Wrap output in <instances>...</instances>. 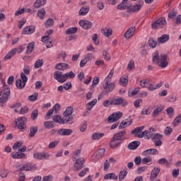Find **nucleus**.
<instances>
[{
  "label": "nucleus",
  "instance_id": "15",
  "mask_svg": "<svg viewBox=\"0 0 181 181\" xmlns=\"http://www.w3.org/2000/svg\"><path fill=\"white\" fill-rule=\"evenodd\" d=\"M142 8V5L141 4H136L133 6H129L127 7V12H139Z\"/></svg>",
  "mask_w": 181,
  "mask_h": 181
},
{
  "label": "nucleus",
  "instance_id": "58",
  "mask_svg": "<svg viewBox=\"0 0 181 181\" xmlns=\"http://www.w3.org/2000/svg\"><path fill=\"white\" fill-rule=\"evenodd\" d=\"M87 172H90V169H88V168H84L83 170H82L79 173H78V176L80 177H83V176H86V173H87Z\"/></svg>",
  "mask_w": 181,
  "mask_h": 181
},
{
  "label": "nucleus",
  "instance_id": "41",
  "mask_svg": "<svg viewBox=\"0 0 181 181\" xmlns=\"http://www.w3.org/2000/svg\"><path fill=\"white\" fill-rule=\"evenodd\" d=\"M181 122V114H180L178 116H177L175 119L173 120L172 124L173 127H177L179 124Z\"/></svg>",
  "mask_w": 181,
  "mask_h": 181
},
{
  "label": "nucleus",
  "instance_id": "3",
  "mask_svg": "<svg viewBox=\"0 0 181 181\" xmlns=\"http://www.w3.org/2000/svg\"><path fill=\"white\" fill-rule=\"evenodd\" d=\"M11 96V88L9 87H4L0 90V103L5 104L9 100Z\"/></svg>",
  "mask_w": 181,
  "mask_h": 181
},
{
  "label": "nucleus",
  "instance_id": "17",
  "mask_svg": "<svg viewBox=\"0 0 181 181\" xmlns=\"http://www.w3.org/2000/svg\"><path fill=\"white\" fill-rule=\"evenodd\" d=\"M135 30H136L135 27H131L125 32L124 35V37H125V39H131L134 36V33H135Z\"/></svg>",
  "mask_w": 181,
  "mask_h": 181
},
{
  "label": "nucleus",
  "instance_id": "12",
  "mask_svg": "<svg viewBox=\"0 0 181 181\" xmlns=\"http://www.w3.org/2000/svg\"><path fill=\"white\" fill-rule=\"evenodd\" d=\"M33 157L35 159H37V160H43L49 158V153L46 152H38L34 153Z\"/></svg>",
  "mask_w": 181,
  "mask_h": 181
},
{
  "label": "nucleus",
  "instance_id": "9",
  "mask_svg": "<svg viewBox=\"0 0 181 181\" xmlns=\"http://www.w3.org/2000/svg\"><path fill=\"white\" fill-rule=\"evenodd\" d=\"M121 118H122V112H115V113L110 115L107 117V122H109V124H111L112 122H115L118 121V119H119Z\"/></svg>",
  "mask_w": 181,
  "mask_h": 181
},
{
  "label": "nucleus",
  "instance_id": "29",
  "mask_svg": "<svg viewBox=\"0 0 181 181\" xmlns=\"http://www.w3.org/2000/svg\"><path fill=\"white\" fill-rule=\"evenodd\" d=\"M88 12H90V6H86L81 8L78 13L80 16H85Z\"/></svg>",
  "mask_w": 181,
  "mask_h": 181
},
{
  "label": "nucleus",
  "instance_id": "39",
  "mask_svg": "<svg viewBox=\"0 0 181 181\" xmlns=\"http://www.w3.org/2000/svg\"><path fill=\"white\" fill-rule=\"evenodd\" d=\"M169 40V35L164 34L158 39L160 43H166Z\"/></svg>",
  "mask_w": 181,
  "mask_h": 181
},
{
  "label": "nucleus",
  "instance_id": "7",
  "mask_svg": "<svg viewBox=\"0 0 181 181\" xmlns=\"http://www.w3.org/2000/svg\"><path fill=\"white\" fill-rule=\"evenodd\" d=\"M164 26H166V19L164 17L158 18L151 24L153 29H160Z\"/></svg>",
  "mask_w": 181,
  "mask_h": 181
},
{
  "label": "nucleus",
  "instance_id": "23",
  "mask_svg": "<svg viewBox=\"0 0 181 181\" xmlns=\"http://www.w3.org/2000/svg\"><path fill=\"white\" fill-rule=\"evenodd\" d=\"M124 98H115L110 100V105H121V104H124Z\"/></svg>",
  "mask_w": 181,
  "mask_h": 181
},
{
  "label": "nucleus",
  "instance_id": "54",
  "mask_svg": "<svg viewBox=\"0 0 181 181\" xmlns=\"http://www.w3.org/2000/svg\"><path fill=\"white\" fill-rule=\"evenodd\" d=\"M134 69H135V62H134V60H130L127 66V69L129 71H131V70H134Z\"/></svg>",
  "mask_w": 181,
  "mask_h": 181
},
{
  "label": "nucleus",
  "instance_id": "48",
  "mask_svg": "<svg viewBox=\"0 0 181 181\" xmlns=\"http://www.w3.org/2000/svg\"><path fill=\"white\" fill-rule=\"evenodd\" d=\"M105 155V148H100L98 151H96V156L98 158H103Z\"/></svg>",
  "mask_w": 181,
  "mask_h": 181
},
{
  "label": "nucleus",
  "instance_id": "31",
  "mask_svg": "<svg viewBox=\"0 0 181 181\" xmlns=\"http://www.w3.org/2000/svg\"><path fill=\"white\" fill-rule=\"evenodd\" d=\"M16 48L11 49L4 57V60H11L15 54H16Z\"/></svg>",
  "mask_w": 181,
  "mask_h": 181
},
{
  "label": "nucleus",
  "instance_id": "62",
  "mask_svg": "<svg viewBox=\"0 0 181 181\" xmlns=\"http://www.w3.org/2000/svg\"><path fill=\"white\" fill-rule=\"evenodd\" d=\"M173 131V129H172V128L170 127H167L164 131V133L165 135H170V134H172Z\"/></svg>",
  "mask_w": 181,
  "mask_h": 181
},
{
  "label": "nucleus",
  "instance_id": "61",
  "mask_svg": "<svg viewBox=\"0 0 181 181\" xmlns=\"http://www.w3.org/2000/svg\"><path fill=\"white\" fill-rule=\"evenodd\" d=\"M37 93H35L34 95H31L28 97L30 101H36L37 100Z\"/></svg>",
  "mask_w": 181,
  "mask_h": 181
},
{
  "label": "nucleus",
  "instance_id": "36",
  "mask_svg": "<svg viewBox=\"0 0 181 181\" xmlns=\"http://www.w3.org/2000/svg\"><path fill=\"white\" fill-rule=\"evenodd\" d=\"M77 30H78V28L77 27H72V28H68L65 31V33L66 35H73L74 33H77Z\"/></svg>",
  "mask_w": 181,
  "mask_h": 181
},
{
  "label": "nucleus",
  "instance_id": "59",
  "mask_svg": "<svg viewBox=\"0 0 181 181\" xmlns=\"http://www.w3.org/2000/svg\"><path fill=\"white\" fill-rule=\"evenodd\" d=\"M119 84L120 86H127V84H128V79H127L126 78H120Z\"/></svg>",
  "mask_w": 181,
  "mask_h": 181
},
{
  "label": "nucleus",
  "instance_id": "5",
  "mask_svg": "<svg viewBox=\"0 0 181 181\" xmlns=\"http://www.w3.org/2000/svg\"><path fill=\"white\" fill-rule=\"evenodd\" d=\"M74 162H75L74 164V168L76 172H78V170H81L83 168H85L84 162H86V160L84 158L74 157Z\"/></svg>",
  "mask_w": 181,
  "mask_h": 181
},
{
  "label": "nucleus",
  "instance_id": "47",
  "mask_svg": "<svg viewBox=\"0 0 181 181\" xmlns=\"http://www.w3.org/2000/svg\"><path fill=\"white\" fill-rule=\"evenodd\" d=\"M9 172L6 168H0V176L1 177L5 178L8 176Z\"/></svg>",
  "mask_w": 181,
  "mask_h": 181
},
{
  "label": "nucleus",
  "instance_id": "40",
  "mask_svg": "<svg viewBox=\"0 0 181 181\" xmlns=\"http://www.w3.org/2000/svg\"><path fill=\"white\" fill-rule=\"evenodd\" d=\"M144 155L149 153L150 155H157L158 150L156 148H148L144 151Z\"/></svg>",
  "mask_w": 181,
  "mask_h": 181
},
{
  "label": "nucleus",
  "instance_id": "57",
  "mask_svg": "<svg viewBox=\"0 0 181 181\" xmlns=\"http://www.w3.org/2000/svg\"><path fill=\"white\" fill-rule=\"evenodd\" d=\"M103 56L105 60H107V61L111 60V56H110V54H108V52L104 50L103 52Z\"/></svg>",
  "mask_w": 181,
  "mask_h": 181
},
{
  "label": "nucleus",
  "instance_id": "53",
  "mask_svg": "<svg viewBox=\"0 0 181 181\" xmlns=\"http://www.w3.org/2000/svg\"><path fill=\"white\" fill-rule=\"evenodd\" d=\"M43 66V59H38L34 64L35 69H39Z\"/></svg>",
  "mask_w": 181,
  "mask_h": 181
},
{
  "label": "nucleus",
  "instance_id": "8",
  "mask_svg": "<svg viewBox=\"0 0 181 181\" xmlns=\"http://www.w3.org/2000/svg\"><path fill=\"white\" fill-rule=\"evenodd\" d=\"M74 112V109L71 107H66V110L64 112V118L66 120V123L70 122V121H72L73 116L71 114Z\"/></svg>",
  "mask_w": 181,
  "mask_h": 181
},
{
  "label": "nucleus",
  "instance_id": "27",
  "mask_svg": "<svg viewBox=\"0 0 181 181\" xmlns=\"http://www.w3.org/2000/svg\"><path fill=\"white\" fill-rule=\"evenodd\" d=\"M69 64L66 63H59L55 65V69L57 70H67L69 69Z\"/></svg>",
  "mask_w": 181,
  "mask_h": 181
},
{
  "label": "nucleus",
  "instance_id": "11",
  "mask_svg": "<svg viewBox=\"0 0 181 181\" xmlns=\"http://www.w3.org/2000/svg\"><path fill=\"white\" fill-rule=\"evenodd\" d=\"M79 25L86 30H88V29H91V28H93V23L87 20H81L79 21Z\"/></svg>",
  "mask_w": 181,
  "mask_h": 181
},
{
  "label": "nucleus",
  "instance_id": "60",
  "mask_svg": "<svg viewBox=\"0 0 181 181\" xmlns=\"http://www.w3.org/2000/svg\"><path fill=\"white\" fill-rule=\"evenodd\" d=\"M92 39L95 43V45H100V41L98 40V34H93V36H92Z\"/></svg>",
  "mask_w": 181,
  "mask_h": 181
},
{
  "label": "nucleus",
  "instance_id": "34",
  "mask_svg": "<svg viewBox=\"0 0 181 181\" xmlns=\"http://www.w3.org/2000/svg\"><path fill=\"white\" fill-rule=\"evenodd\" d=\"M37 133V127L36 126L30 127V134H29L30 138H33V136H35V135H36Z\"/></svg>",
  "mask_w": 181,
  "mask_h": 181
},
{
  "label": "nucleus",
  "instance_id": "35",
  "mask_svg": "<svg viewBox=\"0 0 181 181\" xmlns=\"http://www.w3.org/2000/svg\"><path fill=\"white\" fill-rule=\"evenodd\" d=\"M37 16L40 19L43 20L46 18V11L45 8H41L37 11Z\"/></svg>",
  "mask_w": 181,
  "mask_h": 181
},
{
  "label": "nucleus",
  "instance_id": "2",
  "mask_svg": "<svg viewBox=\"0 0 181 181\" xmlns=\"http://www.w3.org/2000/svg\"><path fill=\"white\" fill-rule=\"evenodd\" d=\"M76 77V74L73 71L69 73H66L64 75L59 71H56L54 74V78L58 81V83H64L69 78H74Z\"/></svg>",
  "mask_w": 181,
  "mask_h": 181
},
{
  "label": "nucleus",
  "instance_id": "33",
  "mask_svg": "<svg viewBox=\"0 0 181 181\" xmlns=\"http://www.w3.org/2000/svg\"><path fill=\"white\" fill-rule=\"evenodd\" d=\"M35 50V42H32L27 46L26 54H30Z\"/></svg>",
  "mask_w": 181,
  "mask_h": 181
},
{
  "label": "nucleus",
  "instance_id": "43",
  "mask_svg": "<svg viewBox=\"0 0 181 181\" xmlns=\"http://www.w3.org/2000/svg\"><path fill=\"white\" fill-rule=\"evenodd\" d=\"M45 25L46 28H52L54 25V21H53V18H49L45 21Z\"/></svg>",
  "mask_w": 181,
  "mask_h": 181
},
{
  "label": "nucleus",
  "instance_id": "45",
  "mask_svg": "<svg viewBox=\"0 0 181 181\" xmlns=\"http://www.w3.org/2000/svg\"><path fill=\"white\" fill-rule=\"evenodd\" d=\"M39 111L37 110V109H35L31 113V119L33 121L36 120L37 119Z\"/></svg>",
  "mask_w": 181,
  "mask_h": 181
},
{
  "label": "nucleus",
  "instance_id": "18",
  "mask_svg": "<svg viewBox=\"0 0 181 181\" xmlns=\"http://www.w3.org/2000/svg\"><path fill=\"white\" fill-rule=\"evenodd\" d=\"M35 25L27 26L23 29V35H32V33H35Z\"/></svg>",
  "mask_w": 181,
  "mask_h": 181
},
{
  "label": "nucleus",
  "instance_id": "32",
  "mask_svg": "<svg viewBox=\"0 0 181 181\" xmlns=\"http://www.w3.org/2000/svg\"><path fill=\"white\" fill-rule=\"evenodd\" d=\"M103 136H104V133L95 132L92 134L91 139L93 141H97L98 139H101Z\"/></svg>",
  "mask_w": 181,
  "mask_h": 181
},
{
  "label": "nucleus",
  "instance_id": "50",
  "mask_svg": "<svg viewBox=\"0 0 181 181\" xmlns=\"http://www.w3.org/2000/svg\"><path fill=\"white\" fill-rule=\"evenodd\" d=\"M148 46L150 47H152V49L156 47V45H158V42L152 38L148 40Z\"/></svg>",
  "mask_w": 181,
  "mask_h": 181
},
{
  "label": "nucleus",
  "instance_id": "25",
  "mask_svg": "<svg viewBox=\"0 0 181 181\" xmlns=\"http://www.w3.org/2000/svg\"><path fill=\"white\" fill-rule=\"evenodd\" d=\"M25 156L24 153H21L19 151L11 153V157L13 159H25Z\"/></svg>",
  "mask_w": 181,
  "mask_h": 181
},
{
  "label": "nucleus",
  "instance_id": "56",
  "mask_svg": "<svg viewBox=\"0 0 181 181\" xmlns=\"http://www.w3.org/2000/svg\"><path fill=\"white\" fill-rule=\"evenodd\" d=\"M134 163L136 165V166L141 165V163H142V158L141 156H139L134 158Z\"/></svg>",
  "mask_w": 181,
  "mask_h": 181
},
{
  "label": "nucleus",
  "instance_id": "6",
  "mask_svg": "<svg viewBox=\"0 0 181 181\" xmlns=\"http://www.w3.org/2000/svg\"><path fill=\"white\" fill-rule=\"evenodd\" d=\"M26 83H28V76L25 74H21V78L16 80V86L18 90H23Z\"/></svg>",
  "mask_w": 181,
  "mask_h": 181
},
{
  "label": "nucleus",
  "instance_id": "13",
  "mask_svg": "<svg viewBox=\"0 0 181 181\" xmlns=\"http://www.w3.org/2000/svg\"><path fill=\"white\" fill-rule=\"evenodd\" d=\"M124 135H127V130H123L115 134L112 138L122 143L124 142V138H122V136Z\"/></svg>",
  "mask_w": 181,
  "mask_h": 181
},
{
  "label": "nucleus",
  "instance_id": "1",
  "mask_svg": "<svg viewBox=\"0 0 181 181\" xmlns=\"http://www.w3.org/2000/svg\"><path fill=\"white\" fill-rule=\"evenodd\" d=\"M153 62L162 69H166V67H168V64H169L168 62V55L162 54L159 56V53L158 52H156L155 55L153 57Z\"/></svg>",
  "mask_w": 181,
  "mask_h": 181
},
{
  "label": "nucleus",
  "instance_id": "64",
  "mask_svg": "<svg viewBox=\"0 0 181 181\" xmlns=\"http://www.w3.org/2000/svg\"><path fill=\"white\" fill-rule=\"evenodd\" d=\"M53 180V175H49L42 178V181H52Z\"/></svg>",
  "mask_w": 181,
  "mask_h": 181
},
{
  "label": "nucleus",
  "instance_id": "24",
  "mask_svg": "<svg viewBox=\"0 0 181 181\" xmlns=\"http://www.w3.org/2000/svg\"><path fill=\"white\" fill-rule=\"evenodd\" d=\"M132 124V119H126V122H121V123L119 125V129H124V128H126V127H129Z\"/></svg>",
  "mask_w": 181,
  "mask_h": 181
},
{
  "label": "nucleus",
  "instance_id": "63",
  "mask_svg": "<svg viewBox=\"0 0 181 181\" xmlns=\"http://www.w3.org/2000/svg\"><path fill=\"white\" fill-rule=\"evenodd\" d=\"M26 179V175L23 173H19V177H18V181H25Z\"/></svg>",
  "mask_w": 181,
  "mask_h": 181
},
{
  "label": "nucleus",
  "instance_id": "52",
  "mask_svg": "<svg viewBox=\"0 0 181 181\" xmlns=\"http://www.w3.org/2000/svg\"><path fill=\"white\" fill-rule=\"evenodd\" d=\"M128 8V6H127V3L122 1L118 6L117 9H119L120 11H125L126 8Z\"/></svg>",
  "mask_w": 181,
  "mask_h": 181
},
{
  "label": "nucleus",
  "instance_id": "49",
  "mask_svg": "<svg viewBox=\"0 0 181 181\" xmlns=\"http://www.w3.org/2000/svg\"><path fill=\"white\" fill-rule=\"evenodd\" d=\"M166 112L170 118H172L173 115H175V109L173 107H170L167 108Z\"/></svg>",
  "mask_w": 181,
  "mask_h": 181
},
{
  "label": "nucleus",
  "instance_id": "26",
  "mask_svg": "<svg viewBox=\"0 0 181 181\" xmlns=\"http://www.w3.org/2000/svg\"><path fill=\"white\" fill-rule=\"evenodd\" d=\"M122 144V141H119L112 137L110 141V148H118V146H119V145H121Z\"/></svg>",
  "mask_w": 181,
  "mask_h": 181
},
{
  "label": "nucleus",
  "instance_id": "51",
  "mask_svg": "<svg viewBox=\"0 0 181 181\" xmlns=\"http://www.w3.org/2000/svg\"><path fill=\"white\" fill-rule=\"evenodd\" d=\"M45 127L47 128V129H52V128L54 127V125H53V122L47 121L44 122Z\"/></svg>",
  "mask_w": 181,
  "mask_h": 181
},
{
  "label": "nucleus",
  "instance_id": "14",
  "mask_svg": "<svg viewBox=\"0 0 181 181\" xmlns=\"http://www.w3.org/2000/svg\"><path fill=\"white\" fill-rule=\"evenodd\" d=\"M36 169V165H33L32 163L25 164L23 167L20 168L18 170L20 172H23V170H35Z\"/></svg>",
  "mask_w": 181,
  "mask_h": 181
},
{
  "label": "nucleus",
  "instance_id": "10",
  "mask_svg": "<svg viewBox=\"0 0 181 181\" xmlns=\"http://www.w3.org/2000/svg\"><path fill=\"white\" fill-rule=\"evenodd\" d=\"M26 122H28L26 117H18L16 121L18 129H25L26 128Z\"/></svg>",
  "mask_w": 181,
  "mask_h": 181
},
{
  "label": "nucleus",
  "instance_id": "42",
  "mask_svg": "<svg viewBox=\"0 0 181 181\" xmlns=\"http://www.w3.org/2000/svg\"><path fill=\"white\" fill-rule=\"evenodd\" d=\"M127 175H128V172L127 170H123L119 172V180L122 181L124 179H125Z\"/></svg>",
  "mask_w": 181,
  "mask_h": 181
},
{
  "label": "nucleus",
  "instance_id": "28",
  "mask_svg": "<svg viewBox=\"0 0 181 181\" xmlns=\"http://www.w3.org/2000/svg\"><path fill=\"white\" fill-rule=\"evenodd\" d=\"M141 145V142L138 141H132L128 145V149H130L131 151H134L138 148Z\"/></svg>",
  "mask_w": 181,
  "mask_h": 181
},
{
  "label": "nucleus",
  "instance_id": "37",
  "mask_svg": "<svg viewBox=\"0 0 181 181\" xmlns=\"http://www.w3.org/2000/svg\"><path fill=\"white\" fill-rule=\"evenodd\" d=\"M102 33L106 37H110L112 35V29L105 28L102 30Z\"/></svg>",
  "mask_w": 181,
  "mask_h": 181
},
{
  "label": "nucleus",
  "instance_id": "38",
  "mask_svg": "<svg viewBox=\"0 0 181 181\" xmlns=\"http://www.w3.org/2000/svg\"><path fill=\"white\" fill-rule=\"evenodd\" d=\"M95 104H97V99H94L93 100L89 102L88 103H87L86 105V109L88 111H91V110L93 109V107H94L95 105Z\"/></svg>",
  "mask_w": 181,
  "mask_h": 181
},
{
  "label": "nucleus",
  "instance_id": "4",
  "mask_svg": "<svg viewBox=\"0 0 181 181\" xmlns=\"http://www.w3.org/2000/svg\"><path fill=\"white\" fill-rule=\"evenodd\" d=\"M162 138H163V135L156 133L151 134L149 132V135H147V139H151L153 142L155 144V146H162Z\"/></svg>",
  "mask_w": 181,
  "mask_h": 181
},
{
  "label": "nucleus",
  "instance_id": "20",
  "mask_svg": "<svg viewBox=\"0 0 181 181\" xmlns=\"http://www.w3.org/2000/svg\"><path fill=\"white\" fill-rule=\"evenodd\" d=\"M103 88H104L105 93H107V94H108V93L112 92L114 88H115V83H110L107 85H103Z\"/></svg>",
  "mask_w": 181,
  "mask_h": 181
},
{
  "label": "nucleus",
  "instance_id": "22",
  "mask_svg": "<svg viewBox=\"0 0 181 181\" xmlns=\"http://www.w3.org/2000/svg\"><path fill=\"white\" fill-rule=\"evenodd\" d=\"M144 129H145V126H141L132 130L131 134H133L134 136L138 137V135H141V134H142V131H144Z\"/></svg>",
  "mask_w": 181,
  "mask_h": 181
},
{
  "label": "nucleus",
  "instance_id": "46",
  "mask_svg": "<svg viewBox=\"0 0 181 181\" xmlns=\"http://www.w3.org/2000/svg\"><path fill=\"white\" fill-rule=\"evenodd\" d=\"M162 111H163V107H157L153 110L152 116L153 117V118H155V117L158 115L159 112H162Z\"/></svg>",
  "mask_w": 181,
  "mask_h": 181
},
{
  "label": "nucleus",
  "instance_id": "19",
  "mask_svg": "<svg viewBox=\"0 0 181 181\" xmlns=\"http://www.w3.org/2000/svg\"><path fill=\"white\" fill-rule=\"evenodd\" d=\"M58 134L62 136H66L71 135V134H73V130L71 129H59L58 130Z\"/></svg>",
  "mask_w": 181,
  "mask_h": 181
},
{
  "label": "nucleus",
  "instance_id": "30",
  "mask_svg": "<svg viewBox=\"0 0 181 181\" xmlns=\"http://www.w3.org/2000/svg\"><path fill=\"white\" fill-rule=\"evenodd\" d=\"M46 0H36L35 2L34 3V7L36 9H39L40 6H45L46 5Z\"/></svg>",
  "mask_w": 181,
  "mask_h": 181
},
{
  "label": "nucleus",
  "instance_id": "16",
  "mask_svg": "<svg viewBox=\"0 0 181 181\" xmlns=\"http://www.w3.org/2000/svg\"><path fill=\"white\" fill-rule=\"evenodd\" d=\"M160 172V169L159 168L154 167V168L151 170L150 180L151 181L155 180V179L158 177V175H159Z\"/></svg>",
  "mask_w": 181,
  "mask_h": 181
},
{
  "label": "nucleus",
  "instance_id": "21",
  "mask_svg": "<svg viewBox=\"0 0 181 181\" xmlns=\"http://www.w3.org/2000/svg\"><path fill=\"white\" fill-rule=\"evenodd\" d=\"M52 119H53V122H56L57 124H67V122L64 119V117L62 118V117L59 115L54 116Z\"/></svg>",
  "mask_w": 181,
  "mask_h": 181
},
{
  "label": "nucleus",
  "instance_id": "55",
  "mask_svg": "<svg viewBox=\"0 0 181 181\" xmlns=\"http://www.w3.org/2000/svg\"><path fill=\"white\" fill-rule=\"evenodd\" d=\"M23 74H25V76H29V74H30V67H29V66L27 65L24 66Z\"/></svg>",
  "mask_w": 181,
  "mask_h": 181
},
{
  "label": "nucleus",
  "instance_id": "44",
  "mask_svg": "<svg viewBox=\"0 0 181 181\" xmlns=\"http://www.w3.org/2000/svg\"><path fill=\"white\" fill-rule=\"evenodd\" d=\"M158 163L160 165H165L167 168H169L170 166V164L169 163V161L166 158H160L158 160Z\"/></svg>",
  "mask_w": 181,
  "mask_h": 181
}]
</instances>
